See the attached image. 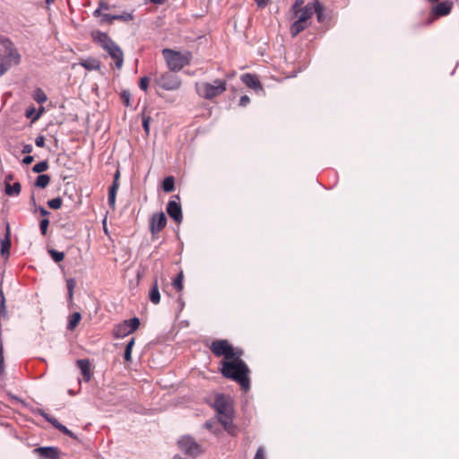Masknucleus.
I'll return each instance as SVG.
<instances>
[{
  "label": "nucleus",
  "instance_id": "25",
  "mask_svg": "<svg viewBox=\"0 0 459 459\" xmlns=\"http://www.w3.org/2000/svg\"><path fill=\"white\" fill-rule=\"evenodd\" d=\"M163 191L166 193L172 192L175 188V178L172 176H169L164 178L162 182Z\"/></svg>",
  "mask_w": 459,
  "mask_h": 459
},
{
  "label": "nucleus",
  "instance_id": "46",
  "mask_svg": "<svg viewBox=\"0 0 459 459\" xmlns=\"http://www.w3.org/2000/svg\"><path fill=\"white\" fill-rule=\"evenodd\" d=\"M4 371V357L2 354V351H0V375H2Z\"/></svg>",
  "mask_w": 459,
  "mask_h": 459
},
{
  "label": "nucleus",
  "instance_id": "49",
  "mask_svg": "<svg viewBox=\"0 0 459 459\" xmlns=\"http://www.w3.org/2000/svg\"><path fill=\"white\" fill-rule=\"evenodd\" d=\"M118 188H119V181L113 180V183H112L111 186L109 187V189L113 190V191H117Z\"/></svg>",
  "mask_w": 459,
  "mask_h": 459
},
{
  "label": "nucleus",
  "instance_id": "35",
  "mask_svg": "<svg viewBox=\"0 0 459 459\" xmlns=\"http://www.w3.org/2000/svg\"><path fill=\"white\" fill-rule=\"evenodd\" d=\"M0 316L3 317H6L7 316L5 298L2 290H0Z\"/></svg>",
  "mask_w": 459,
  "mask_h": 459
},
{
  "label": "nucleus",
  "instance_id": "37",
  "mask_svg": "<svg viewBox=\"0 0 459 459\" xmlns=\"http://www.w3.org/2000/svg\"><path fill=\"white\" fill-rule=\"evenodd\" d=\"M113 17H114V15H112V14L101 13V15L100 16V24H104V23L112 24L113 22L115 21V18H113Z\"/></svg>",
  "mask_w": 459,
  "mask_h": 459
},
{
  "label": "nucleus",
  "instance_id": "48",
  "mask_svg": "<svg viewBox=\"0 0 459 459\" xmlns=\"http://www.w3.org/2000/svg\"><path fill=\"white\" fill-rule=\"evenodd\" d=\"M118 188H119V181L113 180V183H112L111 186L109 187V189L113 190V191H117Z\"/></svg>",
  "mask_w": 459,
  "mask_h": 459
},
{
  "label": "nucleus",
  "instance_id": "2",
  "mask_svg": "<svg viewBox=\"0 0 459 459\" xmlns=\"http://www.w3.org/2000/svg\"><path fill=\"white\" fill-rule=\"evenodd\" d=\"M292 12L296 20L290 25V32L295 38L310 25V20L315 13V6L312 5V2L304 5L303 0H296L292 5Z\"/></svg>",
  "mask_w": 459,
  "mask_h": 459
},
{
  "label": "nucleus",
  "instance_id": "31",
  "mask_svg": "<svg viewBox=\"0 0 459 459\" xmlns=\"http://www.w3.org/2000/svg\"><path fill=\"white\" fill-rule=\"evenodd\" d=\"M42 111L37 112L35 108L30 107L26 110L25 116L27 118H30L32 122L38 120L40 117Z\"/></svg>",
  "mask_w": 459,
  "mask_h": 459
},
{
  "label": "nucleus",
  "instance_id": "16",
  "mask_svg": "<svg viewBox=\"0 0 459 459\" xmlns=\"http://www.w3.org/2000/svg\"><path fill=\"white\" fill-rule=\"evenodd\" d=\"M454 3L451 0H445L438 3L432 8V14L436 17L446 16L450 13L453 9Z\"/></svg>",
  "mask_w": 459,
  "mask_h": 459
},
{
  "label": "nucleus",
  "instance_id": "14",
  "mask_svg": "<svg viewBox=\"0 0 459 459\" xmlns=\"http://www.w3.org/2000/svg\"><path fill=\"white\" fill-rule=\"evenodd\" d=\"M167 213L175 221L176 223H181L183 220L181 205L175 200H170L167 204Z\"/></svg>",
  "mask_w": 459,
  "mask_h": 459
},
{
  "label": "nucleus",
  "instance_id": "45",
  "mask_svg": "<svg viewBox=\"0 0 459 459\" xmlns=\"http://www.w3.org/2000/svg\"><path fill=\"white\" fill-rule=\"evenodd\" d=\"M250 102V99L247 95H244L239 100V106L246 107Z\"/></svg>",
  "mask_w": 459,
  "mask_h": 459
},
{
  "label": "nucleus",
  "instance_id": "8",
  "mask_svg": "<svg viewBox=\"0 0 459 459\" xmlns=\"http://www.w3.org/2000/svg\"><path fill=\"white\" fill-rule=\"evenodd\" d=\"M210 351L216 357H223L222 360H230L235 356H242L240 348H234L228 340H215L210 345Z\"/></svg>",
  "mask_w": 459,
  "mask_h": 459
},
{
  "label": "nucleus",
  "instance_id": "57",
  "mask_svg": "<svg viewBox=\"0 0 459 459\" xmlns=\"http://www.w3.org/2000/svg\"><path fill=\"white\" fill-rule=\"evenodd\" d=\"M150 2L156 4H161L165 3L166 0H149Z\"/></svg>",
  "mask_w": 459,
  "mask_h": 459
},
{
  "label": "nucleus",
  "instance_id": "3",
  "mask_svg": "<svg viewBox=\"0 0 459 459\" xmlns=\"http://www.w3.org/2000/svg\"><path fill=\"white\" fill-rule=\"evenodd\" d=\"M213 407L216 411L218 420L224 429L229 434L235 436L237 434V427L233 424V408L230 398L224 394H218Z\"/></svg>",
  "mask_w": 459,
  "mask_h": 459
},
{
  "label": "nucleus",
  "instance_id": "22",
  "mask_svg": "<svg viewBox=\"0 0 459 459\" xmlns=\"http://www.w3.org/2000/svg\"><path fill=\"white\" fill-rule=\"evenodd\" d=\"M82 319V316L79 312H74L69 316L67 329L70 331H74Z\"/></svg>",
  "mask_w": 459,
  "mask_h": 459
},
{
  "label": "nucleus",
  "instance_id": "19",
  "mask_svg": "<svg viewBox=\"0 0 459 459\" xmlns=\"http://www.w3.org/2000/svg\"><path fill=\"white\" fill-rule=\"evenodd\" d=\"M11 239H10V229L9 225L6 227L5 238L1 240V255L7 258L10 255Z\"/></svg>",
  "mask_w": 459,
  "mask_h": 459
},
{
  "label": "nucleus",
  "instance_id": "41",
  "mask_svg": "<svg viewBox=\"0 0 459 459\" xmlns=\"http://www.w3.org/2000/svg\"><path fill=\"white\" fill-rule=\"evenodd\" d=\"M149 82H150V79H149L148 77H146V76L142 77V78L140 79V82H139V87H140L143 91H147V89H148V86H149Z\"/></svg>",
  "mask_w": 459,
  "mask_h": 459
},
{
  "label": "nucleus",
  "instance_id": "50",
  "mask_svg": "<svg viewBox=\"0 0 459 459\" xmlns=\"http://www.w3.org/2000/svg\"><path fill=\"white\" fill-rule=\"evenodd\" d=\"M122 98H123V100H124L125 104H126V106H129V101H130V96H129V94H128V93L124 92V93L122 94Z\"/></svg>",
  "mask_w": 459,
  "mask_h": 459
},
{
  "label": "nucleus",
  "instance_id": "54",
  "mask_svg": "<svg viewBox=\"0 0 459 459\" xmlns=\"http://www.w3.org/2000/svg\"><path fill=\"white\" fill-rule=\"evenodd\" d=\"M13 175H11V174L7 175V176L5 177V178H4V184H5V185H6V184H11L10 182L13 180Z\"/></svg>",
  "mask_w": 459,
  "mask_h": 459
},
{
  "label": "nucleus",
  "instance_id": "27",
  "mask_svg": "<svg viewBox=\"0 0 459 459\" xmlns=\"http://www.w3.org/2000/svg\"><path fill=\"white\" fill-rule=\"evenodd\" d=\"M111 10V5L105 2L104 0H100L99 2L98 8L93 12L94 17H100L101 15L102 11H109Z\"/></svg>",
  "mask_w": 459,
  "mask_h": 459
},
{
  "label": "nucleus",
  "instance_id": "15",
  "mask_svg": "<svg viewBox=\"0 0 459 459\" xmlns=\"http://www.w3.org/2000/svg\"><path fill=\"white\" fill-rule=\"evenodd\" d=\"M39 414L41 415L47 421L51 423L53 427H55L63 434L72 438H76L75 435L71 430H69L65 425L61 424L56 418L45 412L43 410H39Z\"/></svg>",
  "mask_w": 459,
  "mask_h": 459
},
{
  "label": "nucleus",
  "instance_id": "60",
  "mask_svg": "<svg viewBox=\"0 0 459 459\" xmlns=\"http://www.w3.org/2000/svg\"><path fill=\"white\" fill-rule=\"evenodd\" d=\"M174 198L179 199L178 195H174Z\"/></svg>",
  "mask_w": 459,
  "mask_h": 459
},
{
  "label": "nucleus",
  "instance_id": "32",
  "mask_svg": "<svg viewBox=\"0 0 459 459\" xmlns=\"http://www.w3.org/2000/svg\"><path fill=\"white\" fill-rule=\"evenodd\" d=\"M115 21H120L124 22H128L134 20V15L131 13H123L121 14H114Z\"/></svg>",
  "mask_w": 459,
  "mask_h": 459
},
{
  "label": "nucleus",
  "instance_id": "55",
  "mask_svg": "<svg viewBox=\"0 0 459 459\" xmlns=\"http://www.w3.org/2000/svg\"><path fill=\"white\" fill-rule=\"evenodd\" d=\"M212 426H213V423H212V421H206V422L204 423V427H205L207 429L211 430V431H212Z\"/></svg>",
  "mask_w": 459,
  "mask_h": 459
},
{
  "label": "nucleus",
  "instance_id": "59",
  "mask_svg": "<svg viewBox=\"0 0 459 459\" xmlns=\"http://www.w3.org/2000/svg\"><path fill=\"white\" fill-rule=\"evenodd\" d=\"M173 459H185L183 457H181L180 455H177L173 457Z\"/></svg>",
  "mask_w": 459,
  "mask_h": 459
},
{
  "label": "nucleus",
  "instance_id": "51",
  "mask_svg": "<svg viewBox=\"0 0 459 459\" xmlns=\"http://www.w3.org/2000/svg\"><path fill=\"white\" fill-rule=\"evenodd\" d=\"M259 7H264L267 5L269 0H255Z\"/></svg>",
  "mask_w": 459,
  "mask_h": 459
},
{
  "label": "nucleus",
  "instance_id": "33",
  "mask_svg": "<svg viewBox=\"0 0 459 459\" xmlns=\"http://www.w3.org/2000/svg\"><path fill=\"white\" fill-rule=\"evenodd\" d=\"M48 169V160L40 161L37 164H35L32 168V171L34 173H41L46 171Z\"/></svg>",
  "mask_w": 459,
  "mask_h": 459
},
{
  "label": "nucleus",
  "instance_id": "7",
  "mask_svg": "<svg viewBox=\"0 0 459 459\" xmlns=\"http://www.w3.org/2000/svg\"><path fill=\"white\" fill-rule=\"evenodd\" d=\"M1 42L4 46L7 54L4 56L0 54V76L4 75L9 71L13 65H13H18L21 62V55L13 47L12 41L8 39H4L1 40Z\"/></svg>",
  "mask_w": 459,
  "mask_h": 459
},
{
  "label": "nucleus",
  "instance_id": "20",
  "mask_svg": "<svg viewBox=\"0 0 459 459\" xmlns=\"http://www.w3.org/2000/svg\"><path fill=\"white\" fill-rule=\"evenodd\" d=\"M149 299H150V301L155 305L159 304L160 301V290H159L157 279H154L153 284L150 290Z\"/></svg>",
  "mask_w": 459,
  "mask_h": 459
},
{
  "label": "nucleus",
  "instance_id": "4",
  "mask_svg": "<svg viewBox=\"0 0 459 459\" xmlns=\"http://www.w3.org/2000/svg\"><path fill=\"white\" fill-rule=\"evenodd\" d=\"M91 38L115 62L117 69H121L124 64V53L120 47L105 32L94 30Z\"/></svg>",
  "mask_w": 459,
  "mask_h": 459
},
{
  "label": "nucleus",
  "instance_id": "1",
  "mask_svg": "<svg viewBox=\"0 0 459 459\" xmlns=\"http://www.w3.org/2000/svg\"><path fill=\"white\" fill-rule=\"evenodd\" d=\"M241 357L235 356L230 360H221V373L224 377L237 382L247 392L250 388V369Z\"/></svg>",
  "mask_w": 459,
  "mask_h": 459
},
{
  "label": "nucleus",
  "instance_id": "29",
  "mask_svg": "<svg viewBox=\"0 0 459 459\" xmlns=\"http://www.w3.org/2000/svg\"><path fill=\"white\" fill-rule=\"evenodd\" d=\"M135 339L132 338L126 344L124 353V359L126 361L129 362L132 359V350L134 345Z\"/></svg>",
  "mask_w": 459,
  "mask_h": 459
},
{
  "label": "nucleus",
  "instance_id": "56",
  "mask_svg": "<svg viewBox=\"0 0 459 459\" xmlns=\"http://www.w3.org/2000/svg\"><path fill=\"white\" fill-rule=\"evenodd\" d=\"M119 178H120V172H119V170L117 169V170L115 172L114 179H113V180L119 181Z\"/></svg>",
  "mask_w": 459,
  "mask_h": 459
},
{
  "label": "nucleus",
  "instance_id": "34",
  "mask_svg": "<svg viewBox=\"0 0 459 459\" xmlns=\"http://www.w3.org/2000/svg\"><path fill=\"white\" fill-rule=\"evenodd\" d=\"M48 254L56 263H59L65 258V254L63 252H59L55 249H49Z\"/></svg>",
  "mask_w": 459,
  "mask_h": 459
},
{
  "label": "nucleus",
  "instance_id": "10",
  "mask_svg": "<svg viewBox=\"0 0 459 459\" xmlns=\"http://www.w3.org/2000/svg\"><path fill=\"white\" fill-rule=\"evenodd\" d=\"M140 326V320L138 317H134L125 320L114 327L113 334L115 338H124L130 333L136 331Z\"/></svg>",
  "mask_w": 459,
  "mask_h": 459
},
{
  "label": "nucleus",
  "instance_id": "6",
  "mask_svg": "<svg viewBox=\"0 0 459 459\" xmlns=\"http://www.w3.org/2000/svg\"><path fill=\"white\" fill-rule=\"evenodd\" d=\"M162 56L168 68L173 72L180 71L184 66L189 65L192 58V54L189 51L179 52L169 48L163 49Z\"/></svg>",
  "mask_w": 459,
  "mask_h": 459
},
{
  "label": "nucleus",
  "instance_id": "40",
  "mask_svg": "<svg viewBox=\"0 0 459 459\" xmlns=\"http://www.w3.org/2000/svg\"><path fill=\"white\" fill-rule=\"evenodd\" d=\"M49 225V220L48 218H44L39 222V230L43 236L47 234L48 227Z\"/></svg>",
  "mask_w": 459,
  "mask_h": 459
},
{
  "label": "nucleus",
  "instance_id": "53",
  "mask_svg": "<svg viewBox=\"0 0 459 459\" xmlns=\"http://www.w3.org/2000/svg\"><path fill=\"white\" fill-rule=\"evenodd\" d=\"M39 212L45 218H47L49 215V212L43 207H39Z\"/></svg>",
  "mask_w": 459,
  "mask_h": 459
},
{
  "label": "nucleus",
  "instance_id": "23",
  "mask_svg": "<svg viewBox=\"0 0 459 459\" xmlns=\"http://www.w3.org/2000/svg\"><path fill=\"white\" fill-rule=\"evenodd\" d=\"M21 184L19 182H15L13 185L6 184L5 186V194L10 196L18 195L21 193Z\"/></svg>",
  "mask_w": 459,
  "mask_h": 459
},
{
  "label": "nucleus",
  "instance_id": "30",
  "mask_svg": "<svg viewBox=\"0 0 459 459\" xmlns=\"http://www.w3.org/2000/svg\"><path fill=\"white\" fill-rule=\"evenodd\" d=\"M76 286V281L74 278H69L66 280V287L68 290V299L69 301H73L74 299V290Z\"/></svg>",
  "mask_w": 459,
  "mask_h": 459
},
{
  "label": "nucleus",
  "instance_id": "12",
  "mask_svg": "<svg viewBox=\"0 0 459 459\" xmlns=\"http://www.w3.org/2000/svg\"><path fill=\"white\" fill-rule=\"evenodd\" d=\"M178 444L180 450L188 455L196 456L202 453L200 445L190 437H183Z\"/></svg>",
  "mask_w": 459,
  "mask_h": 459
},
{
  "label": "nucleus",
  "instance_id": "21",
  "mask_svg": "<svg viewBox=\"0 0 459 459\" xmlns=\"http://www.w3.org/2000/svg\"><path fill=\"white\" fill-rule=\"evenodd\" d=\"M312 5L315 6V13L316 14V19L318 22H323L325 21V7L324 5L318 1L314 0L312 2Z\"/></svg>",
  "mask_w": 459,
  "mask_h": 459
},
{
  "label": "nucleus",
  "instance_id": "47",
  "mask_svg": "<svg viewBox=\"0 0 459 459\" xmlns=\"http://www.w3.org/2000/svg\"><path fill=\"white\" fill-rule=\"evenodd\" d=\"M33 160H34V158L32 156L28 155L23 158L22 162L26 165H29V164L32 163Z\"/></svg>",
  "mask_w": 459,
  "mask_h": 459
},
{
  "label": "nucleus",
  "instance_id": "44",
  "mask_svg": "<svg viewBox=\"0 0 459 459\" xmlns=\"http://www.w3.org/2000/svg\"><path fill=\"white\" fill-rule=\"evenodd\" d=\"M35 144L38 146V147H44L45 146V138L44 136L42 135H39L36 138L35 140Z\"/></svg>",
  "mask_w": 459,
  "mask_h": 459
},
{
  "label": "nucleus",
  "instance_id": "11",
  "mask_svg": "<svg viewBox=\"0 0 459 459\" xmlns=\"http://www.w3.org/2000/svg\"><path fill=\"white\" fill-rule=\"evenodd\" d=\"M167 217L163 212H155L149 221V230L152 235V240L159 238V233L165 229L167 225Z\"/></svg>",
  "mask_w": 459,
  "mask_h": 459
},
{
  "label": "nucleus",
  "instance_id": "17",
  "mask_svg": "<svg viewBox=\"0 0 459 459\" xmlns=\"http://www.w3.org/2000/svg\"><path fill=\"white\" fill-rule=\"evenodd\" d=\"M241 81L248 88L254 89L255 91L263 90L262 85L255 75H253L251 74H245L241 76Z\"/></svg>",
  "mask_w": 459,
  "mask_h": 459
},
{
  "label": "nucleus",
  "instance_id": "43",
  "mask_svg": "<svg viewBox=\"0 0 459 459\" xmlns=\"http://www.w3.org/2000/svg\"><path fill=\"white\" fill-rule=\"evenodd\" d=\"M254 459H265V454L264 447L260 446L256 450Z\"/></svg>",
  "mask_w": 459,
  "mask_h": 459
},
{
  "label": "nucleus",
  "instance_id": "52",
  "mask_svg": "<svg viewBox=\"0 0 459 459\" xmlns=\"http://www.w3.org/2000/svg\"><path fill=\"white\" fill-rule=\"evenodd\" d=\"M32 152V146L30 144H26L22 149V153H30Z\"/></svg>",
  "mask_w": 459,
  "mask_h": 459
},
{
  "label": "nucleus",
  "instance_id": "18",
  "mask_svg": "<svg viewBox=\"0 0 459 459\" xmlns=\"http://www.w3.org/2000/svg\"><path fill=\"white\" fill-rule=\"evenodd\" d=\"M81 370L82 378L85 382H89L91 378V368L89 359H78L76 362Z\"/></svg>",
  "mask_w": 459,
  "mask_h": 459
},
{
  "label": "nucleus",
  "instance_id": "39",
  "mask_svg": "<svg viewBox=\"0 0 459 459\" xmlns=\"http://www.w3.org/2000/svg\"><path fill=\"white\" fill-rule=\"evenodd\" d=\"M34 99L38 103H44L47 100V95L41 89H38L35 92Z\"/></svg>",
  "mask_w": 459,
  "mask_h": 459
},
{
  "label": "nucleus",
  "instance_id": "58",
  "mask_svg": "<svg viewBox=\"0 0 459 459\" xmlns=\"http://www.w3.org/2000/svg\"><path fill=\"white\" fill-rule=\"evenodd\" d=\"M54 2H55V0H46V4H47L48 5H49V4H53Z\"/></svg>",
  "mask_w": 459,
  "mask_h": 459
},
{
  "label": "nucleus",
  "instance_id": "5",
  "mask_svg": "<svg viewBox=\"0 0 459 459\" xmlns=\"http://www.w3.org/2000/svg\"><path fill=\"white\" fill-rule=\"evenodd\" d=\"M195 88L199 97L204 100H212L226 91L227 81L222 79H216L212 82H195Z\"/></svg>",
  "mask_w": 459,
  "mask_h": 459
},
{
  "label": "nucleus",
  "instance_id": "42",
  "mask_svg": "<svg viewBox=\"0 0 459 459\" xmlns=\"http://www.w3.org/2000/svg\"><path fill=\"white\" fill-rule=\"evenodd\" d=\"M150 122H151V117H143V127L146 133V134L148 135L149 133H150Z\"/></svg>",
  "mask_w": 459,
  "mask_h": 459
},
{
  "label": "nucleus",
  "instance_id": "36",
  "mask_svg": "<svg viewBox=\"0 0 459 459\" xmlns=\"http://www.w3.org/2000/svg\"><path fill=\"white\" fill-rule=\"evenodd\" d=\"M62 204H63V200L61 197H56V198L51 199L48 202V207L53 210H57V209L61 208Z\"/></svg>",
  "mask_w": 459,
  "mask_h": 459
},
{
  "label": "nucleus",
  "instance_id": "9",
  "mask_svg": "<svg viewBox=\"0 0 459 459\" xmlns=\"http://www.w3.org/2000/svg\"><path fill=\"white\" fill-rule=\"evenodd\" d=\"M173 71L166 72L154 79V82L161 89L166 91L178 90L181 85L180 78L172 73Z\"/></svg>",
  "mask_w": 459,
  "mask_h": 459
},
{
  "label": "nucleus",
  "instance_id": "13",
  "mask_svg": "<svg viewBox=\"0 0 459 459\" xmlns=\"http://www.w3.org/2000/svg\"><path fill=\"white\" fill-rule=\"evenodd\" d=\"M34 453L37 454L42 459H60L62 452L58 447L56 446H41L34 449Z\"/></svg>",
  "mask_w": 459,
  "mask_h": 459
},
{
  "label": "nucleus",
  "instance_id": "38",
  "mask_svg": "<svg viewBox=\"0 0 459 459\" xmlns=\"http://www.w3.org/2000/svg\"><path fill=\"white\" fill-rule=\"evenodd\" d=\"M117 191L108 190V203L110 208L115 209L116 207V196Z\"/></svg>",
  "mask_w": 459,
  "mask_h": 459
},
{
  "label": "nucleus",
  "instance_id": "28",
  "mask_svg": "<svg viewBox=\"0 0 459 459\" xmlns=\"http://www.w3.org/2000/svg\"><path fill=\"white\" fill-rule=\"evenodd\" d=\"M183 281H184V273L183 272L181 271L178 275L177 277L173 280L172 281V285L173 287L176 289L177 291L180 292L183 290L184 289V284H183Z\"/></svg>",
  "mask_w": 459,
  "mask_h": 459
},
{
  "label": "nucleus",
  "instance_id": "26",
  "mask_svg": "<svg viewBox=\"0 0 459 459\" xmlns=\"http://www.w3.org/2000/svg\"><path fill=\"white\" fill-rule=\"evenodd\" d=\"M50 182V177L47 174H41L37 177L35 181V186L39 188H45Z\"/></svg>",
  "mask_w": 459,
  "mask_h": 459
},
{
  "label": "nucleus",
  "instance_id": "24",
  "mask_svg": "<svg viewBox=\"0 0 459 459\" xmlns=\"http://www.w3.org/2000/svg\"><path fill=\"white\" fill-rule=\"evenodd\" d=\"M80 65L87 70H97L100 68L99 61L93 58L83 60Z\"/></svg>",
  "mask_w": 459,
  "mask_h": 459
}]
</instances>
